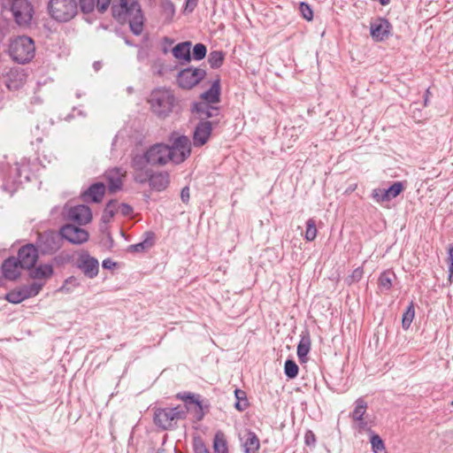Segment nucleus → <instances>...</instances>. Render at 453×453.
<instances>
[{
    "label": "nucleus",
    "mask_w": 453,
    "mask_h": 453,
    "mask_svg": "<svg viewBox=\"0 0 453 453\" xmlns=\"http://www.w3.org/2000/svg\"><path fill=\"white\" fill-rule=\"evenodd\" d=\"M175 97L169 88L154 89L149 100L152 111L159 118H165L173 111Z\"/></svg>",
    "instance_id": "3"
},
{
    "label": "nucleus",
    "mask_w": 453,
    "mask_h": 453,
    "mask_svg": "<svg viewBox=\"0 0 453 453\" xmlns=\"http://www.w3.org/2000/svg\"><path fill=\"white\" fill-rule=\"evenodd\" d=\"M111 217H110V214L106 215V221H108Z\"/></svg>",
    "instance_id": "58"
},
{
    "label": "nucleus",
    "mask_w": 453,
    "mask_h": 453,
    "mask_svg": "<svg viewBox=\"0 0 453 453\" xmlns=\"http://www.w3.org/2000/svg\"><path fill=\"white\" fill-rule=\"evenodd\" d=\"M355 403H356V406L352 412V418L355 420H362V418L366 411V409H367V403L362 398H358Z\"/></svg>",
    "instance_id": "32"
},
{
    "label": "nucleus",
    "mask_w": 453,
    "mask_h": 453,
    "mask_svg": "<svg viewBox=\"0 0 453 453\" xmlns=\"http://www.w3.org/2000/svg\"><path fill=\"white\" fill-rule=\"evenodd\" d=\"M234 395L237 399L235 408L238 411H244L248 407V401L245 396V392L241 389H235Z\"/></svg>",
    "instance_id": "40"
},
{
    "label": "nucleus",
    "mask_w": 453,
    "mask_h": 453,
    "mask_svg": "<svg viewBox=\"0 0 453 453\" xmlns=\"http://www.w3.org/2000/svg\"><path fill=\"white\" fill-rule=\"evenodd\" d=\"M427 101H428V98H427V96H426V98H425V104H426Z\"/></svg>",
    "instance_id": "61"
},
{
    "label": "nucleus",
    "mask_w": 453,
    "mask_h": 453,
    "mask_svg": "<svg viewBox=\"0 0 453 453\" xmlns=\"http://www.w3.org/2000/svg\"><path fill=\"white\" fill-rule=\"evenodd\" d=\"M25 299H27V296L22 287L6 295V300L12 303H19Z\"/></svg>",
    "instance_id": "34"
},
{
    "label": "nucleus",
    "mask_w": 453,
    "mask_h": 453,
    "mask_svg": "<svg viewBox=\"0 0 453 453\" xmlns=\"http://www.w3.org/2000/svg\"><path fill=\"white\" fill-rule=\"evenodd\" d=\"M81 9L83 12L88 13L94 10L95 0H80Z\"/></svg>",
    "instance_id": "47"
},
{
    "label": "nucleus",
    "mask_w": 453,
    "mask_h": 453,
    "mask_svg": "<svg viewBox=\"0 0 453 453\" xmlns=\"http://www.w3.org/2000/svg\"><path fill=\"white\" fill-rule=\"evenodd\" d=\"M299 11L306 20H311L313 18V12L310 5L305 3H301L299 5Z\"/></svg>",
    "instance_id": "46"
},
{
    "label": "nucleus",
    "mask_w": 453,
    "mask_h": 453,
    "mask_svg": "<svg viewBox=\"0 0 453 453\" xmlns=\"http://www.w3.org/2000/svg\"><path fill=\"white\" fill-rule=\"evenodd\" d=\"M186 415L185 406L158 409L154 413V423L163 430H168L173 428L179 420L184 419Z\"/></svg>",
    "instance_id": "5"
},
{
    "label": "nucleus",
    "mask_w": 453,
    "mask_h": 453,
    "mask_svg": "<svg viewBox=\"0 0 453 453\" xmlns=\"http://www.w3.org/2000/svg\"><path fill=\"white\" fill-rule=\"evenodd\" d=\"M213 449L215 453H229L226 436L223 432L218 431L213 440Z\"/></svg>",
    "instance_id": "28"
},
{
    "label": "nucleus",
    "mask_w": 453,
    "mask_h": 453,
    "mask_svg": "<svg viewBox=\"0 0 453 453\" xmlns=\"http://www.w3.org/2000/svg\"><path fill=\"white\" fill-rule=\"evenodd\" d=\"M219 81H215L209 90L201 95V101L207 102V104H215L219 101Z\"/></svg>",
    "instance_id": "24"
},
{
    "label": "nucleus",
    "mask_w": 453,
    "mask_h": 453,
    "mask_svg": "<svg viewBox=\"0 0 453 453\" xmlns=\"http://www.w3.org/2000/svg\"><path fill=\"white\" fill-rule=\"evenodd\" d=\"M48 10L50 17L58 22H67L78 13L76 0H50Z\"/></svg>",
    "instance_id": "4"
},
{
    "label": "nucleus",
    "mask_w": 453,
    "mask_h": 453,
    "mask_svg": "<svg viewBox=\"0 0 453 453\" xmlns=\"http://www.w3.org/2000/svg\"><path fill=\"white\" fill-rule=\"evenodd\" d=\"M370 442L372 445V450L373 453H382L386 452V448L384 441L380 437V435L376 434H372L370 439Z\"/></svg>",
    "instance_id": "35"
},
{
    "label": "nucleus",
    "mask_w": 453,
    "mask_h": 453,
    "mask_svg": "<svg viewBox=\"0 0 453 453\" xmlns=\"http://www.w3.org/2000/svg\"><path fill=\"white\" fill-rule=\"evenodd\" d=\"M111 3V0H97V8L99 12H104L107 10Z\"/></svg>",
    "instance_id": "51"
},
{
    "label": "nucleus",
    "mask_w": 453,
    "mask_h": 453,
    "mask_svg": "<svg viewBox=\"0 0 453 453\" xmlns=\"http://www.w3.org/2000/svg\"><path fill=\"white\" fill-rule=\"evenodd\" d=\"M42 287L43 283L33 282L29 285L23 286L22 288L24 291H26L27 298H30L38 295Z\"/></svg>",
    "instance_id": "39"
},
{
    "label": "nucleus",
    "mask_w": 453,
    "mask_h": 453,
    "mask_svg": "<svg viewBox=\"0 0 453 453\" xmlns=\"http://www.w3.org/2000/svg\"><path fill=\"white\" fill-rule=\"evenodd\" d=\"M317 236L316 222L313 219H309L306 222L305 239L308 242L313 241Z\"/></svg>",
    "instance_id": "38"
},
{
    "label": "nucleus",
    "mask_w": 453,
    "mask_h": 453,
    "mask_svg": "<svg viewBox=\"0 0 453 453\" xmlns=\"http://www.w3.org/2000/svg\"><path fill=\"white\" fill-rule=\"evenodd\" d=\"M358 421H359V427L362 428V429H365L366 427V426H367V423L363 421V419L362 420H358Z\"/></svg>",
    "instance_id": "57"
},
{
    "label": "nucleus",
    "mask_w": 453,
    "mask_h": 453,
    "mask_svg": "<svg viewBox=\"0 0 453 453\" xmlns=\"http://www.w3.org/2000/svg\"><path fill=\"white\" fill-rule=\"evenodd\" d=\"M404 189V186L403 182L396 181L394 182L388 188H387L384 192V196L388 198L389 201L393 198L398 196L401 192Z\"/></svg>",
    "instance_id": "33"
},
{
    "label": "nucleus",
    "mask_w": 453,
    "mask_h": 453,
    "mask_svg": "<svg viewBox=\"0 0 453 453\" xmlns=\"http://www.w3.org/2000/svg\"><path fill=\"white\" fill-rule=\"evenodd\" d=\"M38 258L37 250L33 244H27L19 249L18 262L21 269L32 268Z\"/></svg>",
    "instance_id": "15"
},
{
    "label": "nucleus",
    "mask_w": 453,
    "mask_h": 453,
    "mask_svg": "<svg viewBox=\"0 0 453 453\" xmlns=\"http://www.w3.org/2000/svg\"><path fill=\"white\" fill-rule=\"evenodd\" d=\"M429 93H430V92H429V88H427V89H426V96H429Z\"/></svg>",
    "instance_id": "60"
},
{
    "label": "nucleus",
    "mask_w": 453,
    "mask_h": 453,
    "mask_svg": "<svg viewBox=\"0 0 453 453\" xmlns=\"http://www.w3.org/2000/svg\"><path fill=\"white\" fill-rule=\"evenodd\" d=\"M284 370H285V374L289 379H294L297 376L299 368H298L297 365L293 360H287L285 362Z\"/></svg>",
    "instance_id": "41"
},
{
    "label": "nucleus",
    "mask_w": 453,
    "mask_h": 453,
    "mask_svg": "<svg viewBox=\"0 0 453 453\" xmlns=\"http://www.w3.org/2000/svg\"><path fill=\"white\" fill-rule=\"evenodd\" d=\"M10 11L19 26L27 27L30 25L34 15V7L28 0H12Z\"/></svg>",
    "instance_id": "6"
},
{
    "label": "nucleus",
    "mask_w": 453,
    "mask_h": 453,
    "mask_svg": "<svg viewBox=\"0 0 453 453\" xmlns=\"http://www.w3.org/2000/svg\"><path fill=\"white\" fill-rule=\"evenodd\" d=\"M205 73V71L201 68H187L179 73L177 82L180 88L189 89L198 84L204 78Z\"/></svg>",
    "instance_id": "9"
},
{
    "label": "nucleus",
    "mask_w": 453,
    "mask_h": 453,
    "mask_svg": "<svg viewBox=\"0 0 453 453\" xmlns=\"http://www.w3.org/2000/svg\"><path fill=\"white\" fill-rule=\"evenodd\" d=\"M142 58V52H139V54H138V58L140 59V58Z\"/></svg>",
    "instance_id": "59"
},
{
    "label": "nucleus",
    "mask_w": 453,
    "mask_h": 453,
    "mask_svg": "<svg viewBox=\"0 0 453 453\" xmlns=\"http://www.w3.org/2000/svg\"><path fill=\"white\" fill-rule=\"evenodd\" d=\"M194 449L195 453H211L202 441H197L195 442Z\"/></svg>",
    "instance_id": "48"
},
{
    "label": "nucleus",
    "mask_w": 453,
    "mask_h": 453,
    "mask_svg": "<svg viewBox=\"0 0 453 453\" xmlns=\"http://www.w3.org/2000/svg\"><path fill=\"white\" fill-rule=\"evenodd\" d=\"M67 218L80 225H84L90 222L92 219L91 210L83 204L73 206L68 210Z\"/></svg>",
    "instance_id": "17"
},
{
    "label": "nucleus",
    "mask_w": 453,
    "mask_h": 453,
    "mask_svg": "<svg viewBox=\"0 0 453 453\" xmlns=\"http://www.w3.org/2000/svg\"><path fill=\"white\" fill-rule=\"evenodd\" d=\"M152 189L162 191L169 185V174L165 172L152 173L150 172L148 181Z\"/></svg>",
    "instance_id": "19"
},
{
    "label": "nucleus",
    "mask_w": 453,
    "mask_h": 453,
    "mask_svg": "<svg viewBox=\"0 0 453 453\" xmlns=\"http://www.w3.org/2000/svg\"><path fill=\"white\" fill-rule=\"evenodd\" d=\"M146 154L149 164L151 165H164L172 161L170 146L163 143L154 144L146 151Z\"/></svg>",
    "instance_id": "7"
},
{
    "label": "nucleus",
    "mask_w": 453,
    "mask_h": 453,
    "mask_svg": "<svg viewBox=\"0 0 453 453\" xmlns=\"http://www.w3.org/2000/svg\"><path fill=\"white\" fill-rule=\"evenodd\" d=\"M363 273H364L363 269L361 267H357L352 272V273L350 275H349L345 278V282L348 285H351L355 282H357L361 280Z\"/></svg>",
    "instance_id": "43"
},
{
    "label": "nucleus",
    "mask_w": 453,
    "mask_h": 453,
    "mask_svg": "<svg viewBox=\"0 0 453 453\" xmlns=\"http://www.w3.org/2000/svg\"><path fill=\"white\" fill-rule=\"evenodd\" d=\"M395 278V275L393 272L385 271L380 273L379 277V285L380 288L389 290L392 287V281Z\"/></svg>",
    "instance_id": "31"
},
{
    "label": "nucleus",
    "mask_w": 453,
    "mask_h": 453,
    "mask_svg": "<svg viewBox=\"0 0 453 453\" xmlns=\"http://www.w3.org/2000/svg\"><path fill=\"white\" fill-rule=\"evenodd\" d=\"M207 52L206 46L203 43H196L193 48V58L196 60H201L205 58Z\"/></svg>",
    "instance_id": "42"
},
{
    "label": "nucleus",
    "mask_w": 453,
    "mask_h": 453,
    "mask_svg": "<svg viewBox=\"0 0 453 453\" xmlns=\"http://www.w3.org/2000/svg\"><path fill=\"white\" fill-rule=\"evenodd\" d=\"M415 316L414 303L411 302L403 314L402 326L404 330L409 329Z\"/></svg>",
    "instance_id": "30"
},
{
    "label": "nucleus",
    "mask_w": 453,
    "mask_h": 453,
    "mask_svg": "<svg viewBox=\"0 0 453 453\" xmlns=\"http://www.w3.org/2000/svg\"><path fill=\"white\" fill-rule=\"evenodd\" d=\"M163 8L169 14H171V15L174 14L175 8H174L173 4L171 1H169V0L165 1L163 4Z\"/></svg>",
    "instance_id": "50"
},
{
    "label": "nucleus",
    "mask_w": 453,
    "mask_h": 453,
    "mask_svg": "<svg viewBox=\"0 0 453 453\" xmlns=\"http://www.w3.org/2000/svg\"><path fill=\"white\" fill-rule=\"evenodd\" d=\"M8 51L14 61L25 64L34 58L35 47L32 38L19 35L10 39Z\"/></svg>",
    "instance_id": "2"
},
{
    "label": "nucleus",
    "mask_w": 453,
    "mask_h": 453,
    "mask_svg": "<svg viewBox=\"0 0 453 453\" xmlns=\"http://www.w3.org/2000/svg\"><path fill=\"white\" fill-rule=\"evenodd\" d=\"M189 196H189V188L188 187H184L180 192V198H181L182 202L188 203L189 200Z\"/></svg>",
    "instance_id": "53"
},
{
    "label": "nucleus",
    "mask_w": 453,
    "mask_h": 453,
    "mask_svg": "<svg viewBox=\"0 0 453 453\" xmlns=\"http://www.w3.org/2000/svg\"><path fill=\"white\" fill-rule=\"evenodd\" d=\"M125 173L126 172L119 168H112L106 172L105 178L108 180L110 192L114 193L122 188Z\"/></svg>",
    "instance_id": "18"
},
{
    "label": "nucleus",
    "mask_w": 453,
    "mask_h": 453,
    "mask_svg": "<svg viewBox=\"0 0 453 453\" xmlns=\"http://www.w3.org/2000/svg\"><path fill=\"white\" fill-rule=\"evenodd\" d=\"M213 121H200L195 128L193 134V144L195 147H201L204 145L212 131Z\"/></svg>",
    "instance_id": "16"
},
{
    "label": "nucleus",
    "mask_w": 453,
    "mask_h": 453,
    "mask_svg": "<svg viewBox=\"0 0 453 453\" xmlns=\"http://www.w3.org/2000/svg\"><path fill=\"white\" fill-rule=\"evenodd\" d=\"M197 4V0H187L185 11H188L189 12H193V10L196 8Z\"/></svg>",
    "instance_id": "54"
},
{
    "label": "nucleus",
    "mask_w": 453,
    "mask_h": 453,
    "mask_svg": "<svg viewBox=\"0 0 453 453\" xmlns=\"http://www.w3.org/2000/svg\"><path fill=\"white\" fill-rule=\"evenodd\" d=\"M77 266L82 271L85 276L89 279L95 278L99 272V262L91 257L88 252H82L77 259Z\"/></svg>",
    "instance_id": "13"
},
{
    "label": "nucleus",
    "mask_w": 453,
    "mask_h": 453,
    "mask_svg": "<svg viewBox=\"0 0 453 453\" xmlns=\"http://www.w3.org/2000/svg\"><path fill=\"white\" fill-rule=\"evenodd\" d=\"M148 165L150 164L146 152L142 155L136 154L133 157L131 166L134 170V179L136 182L144 184L148 181L150 172H151Z\"/></svg>",
    "instance_id": "10"
},
{
    "label": "nucleus",
    "mask_w": 453,
    "mask_h": 453,
    "mask_svg": "<svg viewBox=\"0 0 453 453\" xmlns=\"http://www.w3.org/2000/svg\"><path fill=\"white\" fill-rule=\"evenodd\" d=\"M116 265L115 262L111 259H105L103 261V267L105 269H111Z\"/></svg>",
    "instance_id": "56"
},
{
    "label": "nucleus",
    "mask_w": 453,
    "mask_h": 453,
    "mask_svg": "<svg viewBox=\"0 0 453 453\" xmlns=\"http://www.w3.org/2000/svg\"><path fill=\"white\" fill-rule=\"evenodd\" d=\"M194 111L198 114L201 121H207L209 118H213L219 114V108L211 106L207 102H198L194 104Z\"/></svg>",
    "instance_id": "22"
},
{
    "label": "nucleus",
    "mask_w": 453,
    "mask_h": 453,
    "mask_svg": "<svg viewBox=\"0 0 453 453\" xmlns=\"http://www.w3.org/2000/svg\"><path fill=\"white\" fill-rule=\"evenodd\" d=\"M391 28L392 26L388 19L378 18L371 22L370 34L375 42H382L388 38Z\"/></svg>",
    "instance_id": "14"
},
{
    "label": "nucleus",
    "mask_w": 453,
    "mask_h": 453,
    "mask_svg": "<svg viewBox=\"0 0 453 453\" xmlns=\"http://www.w3.org/2000/svg\"><path fill=\"white\" fill-rule=\"evenodd\" d=\"M305 442L307 445H313L315 443V435L312 434V432L308 431L305 434Z\"/></svg>",
    "instance_id": "55"
},
{
    "label": "nucleus",
    "mask_w": 453,
    "mask_h": 453,
    "mask_svg": "<svg viewBox=\"0 0 453 453\" xmlns=\"http://www.w3.org/2000/svg\"><path fill=\"white\" fill-rule=\"evenodd\" d=\"M2 270L6 279L13 280L20 275L21 267L16 257H10L3 263Z\"/></svg>",
    "instance_id": "20"
},
{
    "label": "nucleus",
    "mask_w": 453,
    "mask_h": 453,
    "mask_svg": "<svg viewBox=\"0 0 453 453\" xmlns=\"http://www.w3.org/2000/svg\"><path fill=\"white\" fill-rule=\"evenodd\" d=\"M59 234L73 244H81L88 240V233L80 226L67 224L61 227Z\"/></svg>",
    "instance_id": "11"
},
{
    "label": "nucleus",
    "mask_w": 453,
    "mask_h": 453,
    "mask_svg": "<svg viewBox=\"0 0 453 453\" xmlns=\"http://www.w3.org/2000/svg\"><path fill=\"white\" fill-rule=\"evenodd\" d=\"M118 203L115 201H110L104 211L103 219L106 221V215L110 214V217H113L116 212H118Z\"/></svg>",
    "instance_id": "44"
},
{
    "label": "nucleus",
    "mask_w": 453,
    "mask_h": 453,
    "mask_svg": "<svg viewBox=\"0 0 453 453\" xmlns=\"http://www.w3.org/2000/svg\"><path fill=\"white\" fill-rule=\"evenodd\" d=\"M448 264H449V281H453V245L449 244L448 247Z\"/></svg>",
    "instance_id": "45"
},
{
    "label": "nucleus",
    "mask_w": 453,
    "mask_h": 453,
    "mask_svg": "<svg viewBox=\"0 0 453 453\" xmlns=\"http://www.w3.org/2000/svg\"><path fill=\"white\" fill-rule=\"evenodd\" d=\"M60 234L53 232H44L40 234L38 244L42 253H53L61 247Z\"/></svg>",
    "instance_id": "12"
},
{
    "label": "nucleus",
    "mask_w": 453,
    "mask_h": 453,
    "mask_svg": "<svg viewBox=\"0 0 453 453\" xmlns=\"http://www.w3.org/2000/svg\"><path fill=\"white\" fill-rule=\"evenodd\" d=\"M190 48L191 42H185L178 43L173 49V55L179 60L189 61L190 60Z\"/></svg>",
    "instance_id": "25"
},
{
    "label": "nucleus",
    "mask_w": 453,
    "mask_h": 453,
    "mask_svg": "<svg viewBox=\"0 0 453 453\" xmlns=\"http://www.w3.org/2000/svg\"><path fill=\"white\" fill-rule=\"evenodd\" d=\"M112 15L119 23H128L131 31L139 35L143 30L144 18L138 0H114Z\"/></svg>",
    "instance_id": "1"
},
{
    "label": "nucleus",
    "mask_w": 453,
    "mask_h": 453,
    "mask_svg": "<svg viewBox=\"0 0 453 453\" xmlns=\"http://www.w3.org/2000/svg\"><path fill=\"white\" fill-rule=\"evenodd\" d=\"M154 244V234L151 232L145 233V238L142 242L130 245L128 251L130 252H142L150 249Z\"/></svg>",
    "instance_id": "26"
},
{
    "label": "nucleus",
    "mask_w": 453,
    "mask_h": 453,
    "mask_svg": "<svg viewBox=\"0 0 453 453\" xmlns=\"http://www.w3.org/2000/svg\"><path fill=\"white\" fill-rule=\"evenodd\" d=\"M386 189H374L373 190V198L377 201V202H384V201H389L388 198L385 197L384 196V192H385Z\"/></svg>",
    "instance_id": "49"
},
{
    "label": "nucleus",
    "mask_w": 453,
    "mask_h": 453,
    "mask_svg": "<svg viewBox=\"0 0 453 453\" xmlns=\"http://www.w3.org/2000/svg\"><path fill=\"white\" fill-rule=\"evenodd\" d=\"M118 210L123 215H129L133 211L131 206L125 204V203L118 204Z\"/></svg>",
    "instance_id": "52"
},
{
    "label": "nucleus",
    "mask_w": 453,
    "mask_h": 453,
    "mask_svg": "<svg viewBox=\"0 0 453 453\" xmlns=\"http://www.w3.org/2000/svg\"><path fill=\"white\" fill-rule=\"evenodd\" d=\"M451 405L453 406V401L451 402Z\"/></svg>",
    "instance_id": "62"
},
{
    "label": "nucleus",
    "mask_w": 453,
    "mask_h": 453,
    "mask_svg": "<svg viewBox=\"0 0 453 453\" xmlns=\"http://www.w3.org/2000/svg\"><path fill=\"white\" fill-rule=\"evenodd\" d=\"M53 274V268L51 265L44 264L40 265L31 271V277L36 280L49 279Z\"/></svg>",
    "instance_id": "27"
},
{
    "label": "nucleus",
    "mask_w": 453,
    "mask_h": 453,
    "mask_svg": "<svg viewBox=\"0 0 453 453\" xmlns=\"http://www.w3.org/2000/svg\"><path fill=\"white\" fill-rule=\"evenodd\" d=\"M172 152V162L180 164L183 162L191 152V143L188 137L180 135L175 138L173 142V146L170 147Z\"/></svg>",
    "instance_id": "8"
},
{
    "label": "nucleus",
    "mask_w": 453,
    "mask_h": 453,
    "mask_svg": "<svg viewBox=\"0 0 453 453\" xmlns=\"http://www.w3.org/2000/svg\"><path fill=\"white\" fill-rule=\"evenodd\" d=\"M105 193V185L102 182H96L91 185L84 193L83 199L85 202L98 203L102 200Z\"/></svg>",
    "instance_id": "21"
},
{
    "label": "nucleus",
    "mask_w": 453,
    "mask_h": 453,
    "mask_svg": "<svg viewBox=\"0 0 453 453\" xmlns=\"http://www.w3.org/2000/svg\"><path fill=\"white\" fill-rule=\"evenodd\" d=\"M224 60V54L222 51L214 50L211 51L208 58V62L212 68L219 67Z\"/></svg>",
    "instance_id": "36"
},
{
    "label": "nucleus",
    "mask_w": 453,
    "mask_h": 453,
    "mask_svg": "<svg viewBox=\"0 0 453 453\" xmlns=\"http://www.w3.org/2000/svg\"><path fill=\"white\" fill-rule=\"evenodd\" d=\"M80 285L78 279L74 276H71L67 278L62 287L59 288V291L64 293H71Z\"/></svg>",
    "instance_id": "37"
},
{
    "label": "nucleus",
    "mask_w": 453,
    "mask_h": 453,
    "mask_svg": "<svg viewBox=\"0 0 453 453\" xmlns=\"http://www.w3.org/2000/svg\"><path fill=\"white\" fill-rule=\"evenodd\" d=\"M311 349V339L308 334L302 335L297 346V356L301 362H305L306 356Z\"/></svg>",
    "instance_id": "29"
},
{
    "label": "nucleus",
    "mask_w": 453,
    "mask_h": 453,
    "mask_svg": "<svg viewBox=\"0 0 453 453\" xmlns=\"http://www.w3.org/2000/svg\"><path fill=\"white\" fill-rule=\"evenodd\" d=\"M242 440L243 441L242 447L245 453H258L260 441L254 432H246Z\"/></svg>",
    "instance_id": "23"
}]
</instances>
